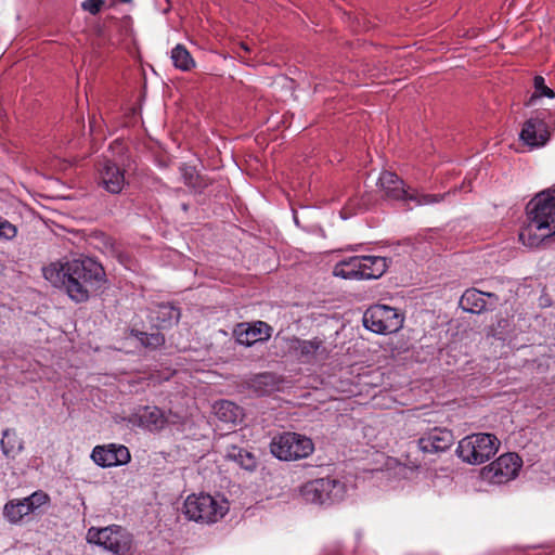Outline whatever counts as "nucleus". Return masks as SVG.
Listing matches in <instances>:
<instances>
[{
	"instance_id": "f257e3e1",
	"label": "nucleus",
	"mask_w": 555,
	"mask_h": 555,
	"mask_svg": "<svg viewBox=\"0 0 555 555\" xmlns=\"http://www.w3.org/2000/svg\"><path fill=\"white\" fill-rule=\"evenodd\" d=\"M43 276L53 286L63 288L77 304L86 302L106 282L103 266L90 257L52 262L43 268Z\"/></svg>"
},
{
	"instance_id": "f03ea898",
	"label": "nucleus",
	"mask_w": 555,
	"mask_h": 555,
	"mask_svg": "<svg viewBox=\"0 0 555 555\" xmlns=\"http://www.w3.org/2000/svg\"><path fill=\"white\" fill-rule=\"evenodd\" d=\"M528 224L519 232V240L529 247L539 246L555 235V195L544 191L537 194L526 207Z\"/></svg>"
},
{
	"instance_id": "7ed1b4c3",
	"label": "nucleus",
	"mask_w": 555,
	"mask_h": 555,
	"mask_svg": "<svg viewBox=\"0 0 555 555\" xmlns=\"http://www.w3.org/2000/svg\"><path fill=\"white\" fill-rule=\"evenodd\" d=\"M378 185L384 191L386 198L401 201L406 209L414 206H425L440 203L447 194H427L418 189L406 186L404 181L395 172L383 171L378 179Z\"/></svg>"
},
{
	"instance_id": "20e7f679",
	"label": "nucleus",
	"mask_w": 555,
	"mask_h": 555,
	"mask_svg": "<svg viewBox=\"0 0 555 555\" xmlns=\"http://www.w3.org/2000/svg\"><path fill=\"white\" fill-rule=\"evenodd\" d=\"M500 444V440L492 434H472L459 441L455 452L463 462L480 465L495 455Z\"/></svg>"
},
{
	"instance_id": "39448f33",
	"label": "nucleus",
	"mask_w": 555,
	"mask_h": 555,
	"mask_svg": "<svg viewBox=\"0 0 555 555\" xmlns=\"http://www.w3.org/2000/svg\"><path fill=\"white\" fill-rule=\"evenodd\" d=\"M228 502H218L209 494L190 495L184 502V514L197 522H217L228 512Z\"/></svg>"
},
{
	"instance_id": "423d86ee",
	"label": "nucleus",
	"mask_w": 555,
	"mask_h": 555,
	"mask_svg": "<svg viewBox=\"0 0 555 555\" xmlns=\"http://www.w3.org/2000/svg\"><path fill=\"white\" fill-rule=\"evenodd\" d=\"M270 450L280 460L295 461L309 456L314 450V444L308 437L296 433H283L272 440Z\"/></svg>"
},
{
	"instance_id": "0eeeda50",
	"label": "nucleus",
	"mask_w": 555,
	"mask_h": 555,
	"mask_svg": "<svg viewBox=\"0 0 555 555\" xmlns=\"http://www.w3.org/2000/svg\"><path fill=\"white\" fill-rule=\"evenodd\" d=\"M87 540L103 546L105 550L116 555H130L132 546V537L119 526H109L105 528H90L87 533Z\"/></svg>"
},
{
	"instance_id": "6e6552de",
	"label": "nucleus",
	"mask_w": 555,
	"mask_h": 555,
	"mask_svg": "<svg viewBox=\"0 0 555 555\" xmlns=\"http://www.w3.org/2000/svg\"><path fill=\"white\" fill-rule=\"evenodd\" d=\"M302 498L313 504H333L343 499L345 485L336 478H318L301 487Z\"/></svg>"
},
{
	"instance_id": "1a4fd4ad",
	"label": "nucleus",
	"mask_w": 555,
	"mask_h": 555,
	"mask_svg": "<svg viewBox=\"0 0 555 555\" xmlns=\"http://www.w3.org/2000/svg\"><path fill=\"white\" fill-rule=\"evenodd\" d=\"M363 324L374 333L390 334L402 327L403 317L392 307L375 305L364 312Z\"/></svg>"
},
{
	"instance_id": "9d476101",
	"label": "nucleus",
	"mask_w": 555,
	"mask_h": 555,
	"mask_svg": "<svg viewBox=\"0 0 555 555\" xmlns=\"http://www.w3.org/2000/svg\"><path fill=\"white\" fill-rule=\"evenodd\" d=\"M521 465L522 460L518 454L505 453L488 466H485L481 469V477L491 483H505L517 476Z\"/></svg>"
},
{
	"instance_id": "9b49d317",
	"label": "nucleus",
	"mask_w": 555,
	"mask_h": 555,
	"mask_svg": "<svg viewBox=\"0 0 555 555\" xmlns=\"http://www.w3.org/2000/svg\"><path fill=\"white\" fill-rule=\"evenodd\" d=\"M543 113L530 117L525 121L520 131V140L530 147H540L550 140V131Z\"/></svg>"
},
{
	"instance_id": "f8f14e48",
	"label": "nucleus",
	"mask_w": 555,
	"mask_h": 555,
	"mask_svg": "<svg viewBox=\"0 0 555 555\" xmlns=\"http://www.w3.org/2000/svg\"><path fill=\"white\" fill-rule=\"evenodd\" d=\"M98 171L101 188L113 195L121 193L126 185L125 169L111 159H104L99 164Z\"/></svg>"
},
{
	"instance_id": "ddd939ff",
	"label": "nucleus",
	"mask_w": 555,
	"mask_h": 555,
	"mask_svg": "<svg viewBox=\"0 0 555 555\" xmlns=\"http://www.w3.org/2000/svg\"><path fill=\"white\" fill-rule=\"evenodd\" d=\"M272 326L263 321L251 323H240L235 326L233 334L240 345L251 346L258 341H266L272 335Z\"/></svg>"
},
{
	"instance_id": "4468645a",
	"label": "nucleus",
	"mask_w": 555,
	"mask_h": 555,
	"mask_svg": "<svg viewBox=\"0 0 555 555\" xmlns=\"http://www.w3.org/2000/svg\"><path fill=\"white\" fill-rule=\"evenodd\" d=\"M95 464L101 467L125 465L130 462L131 455L125 446H96L91 454Z\"/></svg>"
},
{
	"instance_id": "2eb2a0df",
	"label": "nucleus",
	"mask_w": 555,
	"mask_h": 555,
	"mask_svg": "<svg viewBox=\"0 0 555 555\" xmlns=\"http://www.w3.org/2000/svg\"><path fill=\"white\" fill-rule=\"evenodd\" d=\"M453 440L451 430L434 428L417 440V447L424 453H440L447 451Z\"/></svg>"
},
{
	"instance_id": "dca6fc26",
	"label": "nucleus",
	"mask_w": 555,
	"mask_h": 555,
	"mask_svg": "<svg viewBox=\"0 0 555 555\" xmlns=\"http://www.w3.org/2000/svg\"><path fill=\"white\" fill-rule=\"evenodd\" d=\"M297 346L295 349L299 352L301 359L305 362H311L312 360H325L328 357L330 351L327 350L323 339L314 337L310 340L296 339Z\"/></svg>"
},
{
	"instance_id": "f3484780",
	"label": "nucleus",
	"mask_w": 555,
	"mask_h": 555,
	"mask_svg": "<svg viewBox=\"0 0 555 555\" xmlns=\"http://www.w3.org/2000/svg\"><path fill=\"white\" fill-rule=\"evenodd\" d=\"M485 296L498 300V296L493 293H483L476 288H469L464 292L460 299V307L470 313H481L487 308Z\"/></svg>"
},
{
	"instance_id": "a211bd4d",
	"label": "nucleus",
	"mask_w": 555,
	"mask_h": 555,
	"mask_svg": "<svg viewBox=\"0 0 555 555\" xmlns=\"http://www.w3.org/2000/svg\"><path fill=\"white\" fill-rule=\"evenodd\" d=\"M135 415L139 425L149 430H159L167 422L164 412L157 406L140 408Z\"/></svg>"
},
{
	"instance_id": "6ab92c4d",
	"label": "nucleus",
	"mask_w": 555,
	"mask_h": 555,
	"mask_svg": "<svg viewBox=\"0 0 555 555\" xmlns=\"http://www.w3.org/2000/svg\"><path fill=\"white\" fill-rule=\"evenodd\" d=\"M279 383L280 378L275 374L264 372L250 378V380L248 382V387L257 396H264L278 389Z\"/></svg>"
},
{
	"instance_id": "aec40b11",
	"label": "nucleus",
	"mask_w": 555,
	"mask_h": 555,
	"mask_svg": "<svg viewBox=\"0 0 555 555\" xmlns=\"http://www.w3.org/2000/svg\"><path fill=\"white\" fill-rule=\"evenodd\" d=\"M362 257H351L334 267V275L343 279H362Z\"/></svg>"
},
{
	"instance_id": "412c9836",
	"label": "nucleus",
	"mask_w": 555,
	"mask_h": 555,
	"mask_svg": "<svg viewBox=\"0 0 555 555\" xmlns=\"http://www.w3.org/2000/svg\"><path fill=\"white\" fill-rule=\"evenodd\" d=\"M387 270V260L379 256H363L362 279H377Z\"/></svg>"
},
{
	"instance_id": "4be33fe9",
	"label": "nucleus",
	"mask_w": 555,
	"mask_h": 555,
	"mask_svg": "<svg viewBox=\"0 0 555 555\" xmlns=\"http://www.w3.org/2000/svg\"><path fill=\"white\" fill-rule=\"evenodd\" d=\"M216 416L224 423H236L243 416L242 409L232 401L221 400L214 405Z\"/></svg>"
},
{
	"instance_id": "5701e85b",
	"label": "nucleus",
	"mask_w": 555,
	"mask_h": 555,
	"mask_svg": "<svg viewBox=\"0 0 555 555\" xmlns=\"http://www.w3.org/2000/svg\"><path fill=\"white\" fill-rule=\"evenodd\" d=\"M0 448L7 457H15V455L23 451L24 444L16 431L8 428L2 433Z\"/></svg>"
},
{
	"instance_id": "b1692460",
	"label": "nucleus",
	"mask_w": 555,
	"mask_h": 555,
	"mask_svg": "<svg viewBox=\"0 0 555 555\" xmlns=\"http://www.w3.org/2000/svg\"><path fill=\"white\" fill-rule=\"evenodd\" d=\"M30 513L29 505L23 500H11L9 501L3 508V514L8 518L10 522L16 524L24 516Z\"/></svg>"
},
{
	"instance_id": "393cba45",
	"label": "nucleus",
	"mask_w": 555,
	"mask_h": 555,
	"mask_svg": "<svg viewBox=\"0 0 555 555\" xmlns=\"http://www.w3.org/2000/svg\"><path fill=\"white\" fill-rule=\"evenodd\" d=\"M171 60L173 62V65L183 72H189L195 66V62L192 55L182 44H177L172 49Z\"/></svg>"
},
{
	"instance_id": "a878e982",
	"label": "nucleus",
	"mask_w": 555,
	"mask_h": 555,
	"mask_svg": "<svg viewBox=\"0 0 555 555\" xmlns=\"http://www.w3.org/2000/svg\"><path fill=\"white\" fill-rule=\"evenodd\" d=\"M228 455L247 470H254L257 466L256 456L245 449L232 447Z\"/></svg>"
},
{
	"instance_id": "bb28decb",
	"label": "nucleus",
	"mask_w": 555,
	"mask_h": 555,
	"mask_svg": "<svg viewBox=\"0 0 555 555\" xmlns=\"http://www.w3.org/2000/svg\"><path fill=\"white\" fill-rule=\"evenodd\" d=\"M180 319V310L172 305H159L157 310V321L159 326L166 327L172 323H178Z\"/></svg>"
},
{
	"instance_id": "cd10ccee",
	"label": "nucleus",
	"mask_w": 555,
	"mask_h": 555,
	"mask_svg": "<svg viewBox=\"0 0 555 555\" xmlns=\"http://www.w3.org/2000/svg\"><path fill=\"white\" fill-rule=\"evenodd\" d=\"M534 92L530 95L528 101L525 103L526 106L533 105L537 99L542 96L554 98V91L545 86L544 78L542 76H535L533 79Z\"/></svg>"
},
{
	"instance_id": "c85d7f7f",
	"label": "nucleus",
	"mask_w": 555,
	"mask_h": 555,
	"mask_svg": "<svg viewBox=\"0 0 555 555\" xmlns=\"http://www.w3.org/2000/svg\"><path fill=\"white\" fill-rule=\"evenodd\" d=\"M134 336L142 343V345L153 349L160 347L165 343V336L159 332L147 334L145 332L137 331Z\"/></svg>"
},
{
	"instance_id": "c756f323",
	"label": "nucleus",
	"mask_w": 555,
	"mask_h": 555,
	"mask_svg": "<svg viewBox=\"0 0 555 555\" xmlns=\"http://www.w3.org/2000/svg\"><path fill=\"white\" fill-rule=\"evenodd\" d=\"M49 501V495L43 491H36L28 498H25V502L29 505L30 513L42 506Z\"/></svg>"
},
{
	"instance_id": "7c9ffc66",
	"label": "nucleus",
	"mask_w": 555,
	"mask_h": 555,
	"mask_svg": "<svg viewBox=\"0 0 555 555\" xmlns=\"http://www.w3.org/2000/svg\"><path fill=\"white\" fill-rule=\"evenodd\" d=\"M17 234V228L10 221L0 217V238L13 240Z\"/></svg>"
},
{
	"instance_id": "2f4dec72",
	"label": "nucleus",
	"mask_w": 555,
	"mask_h": 555,
	"mask_svg": "<svg viewBox=\"0 0 555 555\" xmlns=\"http://www.w3.org/2000/svg\"><path fill=\"white\" fill-rule=\"evenodd\" d=\"M104 0H85L81 3V9L92 15H96L101 12L104 7Z\"/></svg>"
},
{
	"instance_id": "473e14b6",
	"label": "nucleus",
	"mask_w": 555,
	"mask_h": 555,
	"mask_svg": "<svg viewBox=\"0 0 555 555\" xmlns=\"http://www.w3.org/2000/svg\"><path fill=\"white\" fill-rule=\"evenodd\" d=\"M100 238L106 251L111 253L114 256L119 254V246L114 237L101 233Z\"/></svg>"
},
{
	"instance_id": "72a5a7b5",
	"label": "nucleus",
	"mask_w": 555,
	"mask_h": 555,
	"mask_svg": "<svg viewBox=\"0 0 555 555\" xmlns=\"http://www.w3.org/2000/svg\"><path fill=\"white\" fill-rule=\"evenodd\" d=\"M193 178H194V175L192 171H185L184 172V180H185V183L189 184V185H194V182H193Z\"/></svg>"
},
{
	"instance_id": "f704fd0d",
	"label": "nucleus",
	"mask_w": 555,
	"mask_h": 555,
	"mask_svg": "<svg viewBox=\"0 0 555 555\" xmlns=\"http://www.w3.org/2000/svg\"><path fill=\"white\" fill-rule=\"evenodd\" d=\"M241 49H243L245 52H249L250 51V48L248 47L247 43L245 42H241L240 44Z\"/></svg>"
},
{
	"instance_id": "c9c22d12",
	"label": "nucleus",
	"mask_w": 555,
	"mask_h": 555,
	"mask_svg": "<svg viewBox=\"0 0 555 555\" xmlns=\"http://www.w3.org/2000/svg\"><path fill=\"white\" fill-rule=\"evenodd\" d=\"M96 35H98L100 38H102V37H103V28H102V27H99V28L96 29Z\"/></svg>"
},
{
	"instance_id": "e433bc0d",
	"label": "nucleus",
	"mask_w": 555,
	"mask_h": 555,
	"mask_svg": "<svg viewBox=\"0 0 555 555\" xmlns=\"http://www.w3.org/2000/svg\"><path fill=\"white\" fill-rule=\"evenodd\" d=\"M488 335H491L493 337L496 336V334L494 333V330L492 327L489 330Z\"/></svg>"
},
{
	"instance_id": "4c0bfd02",
	"label": "nucleus",
	"mask_w": 555,
	"mask_h": 555,
	"mask_svg": "<svg viewBox=\"0 0 555 555\" xmlns=\"http://www.w3.org/2000/svg\"><path fill=\"white\" fill-rule=\"evenodd\" d=\"M119 1L122 3H131L132 2V0H119Z\"/></svg>"
},
{
	"instance_id": "58836bf2",
	"label": "nucleus",
	"mask_w": 555,
	"mask_h": 555,
	"mask_svg": "<svg viewBox=\"0 0 555 555\" xmlns=\"http://www.w3.org/2000/svg\"><path fill=\"white\" fill-rule=\"evenodd\" d=\"M502 322H506L505 319L500 320L499 324H501Z\"/></svg>"
}]
</instances>
